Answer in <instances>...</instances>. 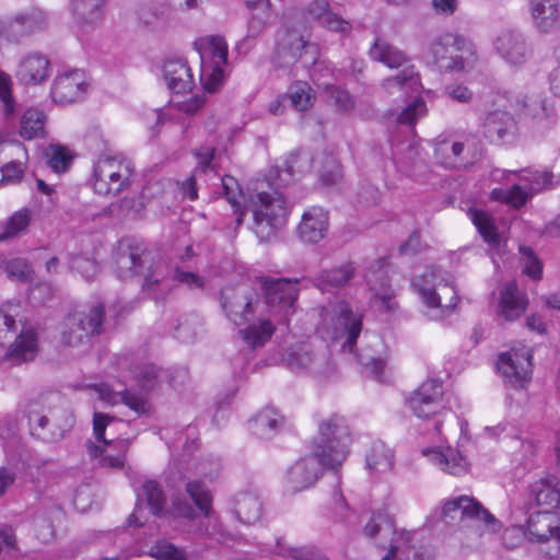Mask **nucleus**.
<instances>
[{
    "label": "nucleus",
    "instance_id": "obj_11",
    "mask_svg": "<svg viewBox=\"0 0 560 560\" xmlns=\"http://www.w3.org/2000/svg\"><path fill=\"white\" fill-rule=\"evenodd\" d=\"M27 418L33 434L43 436L47 441L62 439L65 432L74 423L73 416L63 406L49 408L48 413L30 410Z\"/></svg>",
    "mask_w": 560,
    "mask_h": 560
},
{
    "label": "nucleus",
    "instance_id": "obj_1",
    "mask_svg": "<svg viewBox=\"0 0 560 560\" xmlns=\"http://www.w3.org/2000/svg\"><path fill=\"white\" fill-rule=\"evenodd\" d=\"M219 303L225 317L236 326L257 319L240 330L243 340L253 349L264 346L273 335L272 319L262 317L260 294L249 284L228 285L219 294Z\"/></svg>",
    "mask_w": 560,
    "mask_h": 560
},
{
    "label": "nucleus",
    "instance_id": "obj_35",
    "mask_svg": "<svg viewBox=\"0 0 560 560\" xmlns=\"http://www.w3.org/2000/svg\"><path fill=\"white\" fill-rule=\"evenodd\" d=\"M283 425V417L273 408H264L250 421L249 428L256 436L270 439L276 435Z\"/></svg>",
    "mask_w": 560,
    "mask_h": 560
},
{
    "label": "nucleus",
    "instance_id": "obj_62",
    "mask_svg": "<svg viewBox=\"0 0 560 560\" xmlns=\"http://www.w3.org/2000/svg\"><path fill=\"white\" fill-rule=\"evenodd\" d=\"M168 7L180 10H191L197 8V0H164L163 2H159L158 5L150 7L149 13L155 20H164Z\"/></svg>",
    "mask_w": 560,
    "mask_h": 560
},
{
    "label": "nucleus",
    "instance_id": "obj_64",
    "mask_svg": "<svg viewBox=\"0 0 560 560\" xmlns=\"http://www.w3.org/2000/svg\"><path fill=\"white\" fill-rule=\"evenodd\" d=\"M520 253L524 261V272L533 279H540L542 273V265L534 250L528 246H521Z\"/></svg>",
    "mask_w": 560,
    "mask_h": 560
},
{
    "label": "nucleus",
    "instance_id": "obj_31",
    "mask_svg": "<svg viewBox=\"0 0 560 560\" xmlns=\"http://www.w3.org/2000/svg\"><path fill=\"white\" fill-rule=\"evenodd\" d=\"M354 271L355 268L351 262L325 269L317 273L314 284L322 292H332L346 285L353 278Z\"/></svg>",
    "mask_w": 560,
    "mask_h": 560
},
{
    "label": "nucleus",
    "instance_id": "obj_16",
    "mask_svg": "<svg viewBox=\"0 0 560 560\" xmlns=\"http://www.w3.org/2000/svg\"><path fill=\"white\" fill-rule=\"evenodd\" d=\"M467 517L485 522L492 530L497 529L498 521L478 501L467 495H460L445 502L442 516L444 520L454 521L456 516Z\"/></svg>",
    "mask_w": 560,
    "mask_h": 560
},
{
    "label": "nucleus",
    "instance_id": "obj_57",
    "mask_svg": "<svg viewBox=\"0 0 560 560\" xmlns=\"http://www.w3.org/2000/svg\"><path fill=\"white\" fill-rule=\"evenodd\" d=\"M388 259L386 257H382L373 264L366 273V281L371 285L372 290L377 291V285L380 284L381 289L385 291V288L388 287V276H387V267Z\"/></svg>",
    "mask_w": 560,
    "mask_h": 560
},
{
    "label": "nucleus",
    "instance_id": "obj_58",
    "mask_svg": "<svg viewBox=\"0 0 560 560\" xmlns=\"http://www.w3.org/2000/svg\"><path fill=\"white\" fill-rule=\"evenodd\" d=\"M148 556L156 560H185V551L165 540L153 545L148 551Z\"/></svg>",
    "mask_w": 560,
    "mask_h": 560
},
{
    "label": "nucleus",
    "instance_id": "obj_50",
    "mask_svg": "<svg viewBox=\"0 0 560 560\" xmlns=\"http://www.w3.org/2000/svg\"><path fill=\"white\" fill-rule=\"evenodd\" d=\"M142 491L150 512L155 516H165L167 513L166 498L160 485L154 480H149L142 485Z\"/></svg>",
    "mask_w": 560,
    "mask_h": 560
},
{
    "label": "nucleus",
    "instance_id": "obj_23",
    "mask_svg": "<svg viewBox=\"0 0 560 560\" xmlns=\"http://www.w3.org/2000/svg\"><path fill=\"white\" fill-rule=\"evenodd\" d=\"M162 71L166 86L172 93L185 94L192 91L195 81L186 60L182 58L167 59Z\"/></svg>",
    "mask_w": 560,
    "mask_h": 560
},
{
    "label": "nucleus",
    "instance_id": "obj_40",
    "mask_svg": "<svg viewBox=\"0 0 560 560\" xmlns=\"http://www.w3.org/2000/svg\"><path fill=\"white\" fill-rule=\"evenodd\" d=\"M487 431L493 432L494 435L505 433L504 439H510L513 444L511 447L520 446L521 457L516 458V460H521L524 465L534 457L536 453L534 441L517 433L516 429L509 427L508 424H499L495 428H487Z\"/></svg>",
    "mask_w": 560,
    "mask_h": 560
},
{
    "label": "nucleus",
    "instance_id": "obj_43",
    "mask_svg": "<svg viewBox=\"0 0 560 560\" xmlns=\"http://www.w3.org/2000/svg\"><path fill=\"white\" fill-rule=\"evenodd\" d=\"M370 56L373 60L383 62L389 68H399L407 58L405 54L382 38H376L370 49Z\"/></svg>",
    "mask_w": 560,
    "mask_h": 560
},
{
    "label": "nucleus",
    "instance_id": "obj_59",
    "mask_svg": "<svg viewBox=\"0 0 560 560\" xmlns=\"http://www.w3.org/2000/svg\"><path fill=\"white\" fill-rule=\"evenodd\" d=\"M319 178L327 186L336 184L341 178V165L334 155L327 154L323 158Z\"/></svg>",
    "mask_w": 560,
    "mask_h": 560
},
{
    "label": "nucleus",
    "instance_id": "obj_22",
    "mask_svg": "<svg viewBox=\"0 0 560 560\" xmlns=\"http://www.w3.org/2000/svg\"><path fill=\"white\" fill-rule=\"evenodd\" d=\"M495 48L506 62L514 66L524 63L530 54L526 38L514 30L502 31L497 37Z\"/></svg>",
    "mask_w": 560,
    "mask_h": 560
},
{
    "label": "nucleus",
    "instance_id": "obj_27",
    "mask_svg": "<svg viewBox=\"0 0 560 560\" xmlns=\"http://www.w3.org/2000/svg\"><path fill=\"white\" fill-rule=\"evenodd\" d=\"M520 112L526 118L544 124L550 128L557 122V113L553 104L541 95H526L518 101Z\"/></svg>",
    "mask_w": 560,
    "mask_h": 560
},
{
    "label": "nucleus",
    "instance_id": "obj_12",
    "mask_svg": "<svg viewBox=\"0 0 560 560\" xmlns=\"http://www.w3.org/2000/svg\"><path fill=\"white\" fill-rule=\"evenodd\" d=\"M443 394V383L436 378H428L407 399V404L415 416L427 419L442 408Z\"/></svg>",
    "mask_w": 560,
    "mask_h": 560
},
{
    "label": "nucleus",
    "instance_id": "obj_24",
    "mask_svg": "<svg viewBox=\"0 0 560 560\" xmlns=\"http://www.w3.org/2000/svg\"><path fill=\"white\" fill-rule=\"evenodd\" d=\"M304 39V36L293 28H287L280 33L273 57L275 65L287 68L298 62Z\"/></svg>",
    "mask_w": 560,
    "mask_h": 560
},
{
    "label": "nucleus",
    "instance_id": "obj_53",
    "mask_svg": "<svg viewBox=\"0 0 560 560\" xmlns=\"http://www.w3.org/2000/svg\"><path fill=\"white\" fill-rule=\"evenodd\" d=\"M530 197L526 186L518 184H514L508 189H494L492 191V198L494 200L502 201L514 208L523 207Z\"/></svg>",
    "mask_w": 560,
    "mask_h": 560
},
{
    "label": "nucleus",
    "instance_id": "obj_45",
    "mask_svg": "<svg viewBox=\"0 0 560 560\" xmlns=\"http://www.w3.org/2000/svg\"><path fill=\"white\" fill-rule=\"evenodd\" d=\"M46 115L36 108H28L21 118L20 135L24 139L43 137L45 133Z\"/></svg>",
    "mask_w": 560,
    "mask_h": 560
},
{
    "label": "nucleus",
    "instance_id": "obj_9",
    "mask_svg": "<svg viewBox=\"0 0 560 560\" xmlns=\"http://www.w3.org/2000/svg\"><path fill=\"white\" fill-rule=\"evenodd\" d=\"M364 535L370 538H375L378 534L385 537H390L388 553L382 560H409V555L412 553L413 560H417L418 555L410 546L401 547L400 540L407 544L410 539V534L407 532L397 533L394 521L386 513H374L369 523L363 528Z\"/></svg>",
    "mask_w": 560,
    "mask_h": 560
},
{
    "label": "nucleus",
    "instance_id": "obj_30",
    "mask_svg": "<svg viewBox=\"0 0 560 560\" xmlns=\"http://www.w3.org/2000/svg\"><path fill=\"white\" fill-rule=\"evenodd\" d=\"M527 301L515 282H508L500 292V315L506 320L517 319L526 310Z\"/></svg>",
    "mask_w": 560,
    "mask_h": 560
},
{
    "label": "nucleus",
    "instance_id": "obj_4",
    "mask_svg": "<svg viewBox=\"0 0 560 560\" xmlns=\"http://www.w3.org/2000/svg\"><path fill=\"white\" fill-rule=\"evenodd\" d=\"M254 225L253 231L260 242H267L276 236L285 224L288 209L284 197L276 192H258L252 199Z\"/></svg>",
    "mask_w": 560,
    "mask_h": 560
},
{
    "label": "nucleus",
    "instance_id": "obj_13",
    "mask_svg": "<svg viewBox=\"0 0 560 560\" xmlns=\"http://www.w3.org/2000/svg\"><path fill=\"white\" fill-rule=\"evenodd\" d=\"M497 368L506 382L514 387H522L532 373V351L522 348L501 353Z\"/></svg>",
    "mask_w": 560,
    "mask_h": 560
},
{
    "label": "nucleus",
    "instance_id": "obj_2",
    "mask_svg": "<svg viewBox=\"0 0 560 560\" xmlns=\"http://www.w3.org/2000/svg\"><path fill=\"white\" fill-rule=\"evenodd\" d=\"M350 443L351 435L346 419L334 415L319 423L312 450L322 458L326 468L335 469L346 459Z\"/></svg>",
    "mask_w": 560,
    "mask_h": 560
},
{
    "label": "nucleus",
    "instance_id": "obj_33",
    "mask_svg": "<svg viewBox=\"0 0 560 560\" xmlns=\"http://www.w3.org/2000/svg\"><path fill=\"white\" fill-rule=\"evenodd\" d=\"M233 504V513L240 522L252 525L260 520L262 504L256 493L240 492L235 495Z\"/></svg>",
    "mask_w": 560,
    "mask_h": 560
},
{
    "label": "nucleus",
    "instance_id": "obj_32",
    "mask_svg": "<svg viewBox=\"0 0 560 560\" xmlns=\"http://www.w3.org/2000/svg\"><path fill=\"white\" fill-rule=\"evenodd\" d=\"M534 24L544 33L556 26L559 20V0H529Z\"/></svg>",
    "mask_w": 560,
    "mask_h": 560
},
{
    "label": "nucleus",
    "instance_id": "obj_48",
    "mask_svg": "<svg viewBox=\"0 0 560 560\" xmlns=\"http://www.w3.org/2000/svg\"><path fill=\"white\" fill-rule=\"evenodd\" d=\"M314 95L312 89L306 82H296L291 85L289 92L283 95V101L300 112H304L313 104Z\"/></svg>",
    "mask_w": 560,
    "mask_h": 560
},
{
    "label": "nucleus",
    "instance_id": "obj_36",
    "mask_svg": "<svg viewBox=\"0 0 560 560\" xmlns=\"http://www.w3.org/2000/svg\"><path fill=\"white\" fill-rule=\"evenodd\" d=\"M106 0H72L71 11L82 26H96L104 16Z\"/></svg>",
    "mask_w": 560,
    "mask_h": 560
},
{
    "label": "nucleus",
    "instance_id": "obj_52",
    "mask_svg": "<svg viewBox=\"0 0 560 560\" xmlns=\"http://www.w3.org/2000/svg\"><path fill=\"white\" fill-rule=\"evenodd\" d=\"M312 156L308 152L298 151L291 153L283 163V167H279V177L282 180L281 173L284 172L290 177L310 172L312 167Z\"/></svg>",
    "mask_w": 560,
    "mask_h": 560
},
{
    "label": "nucleus",
    "instance_id": "obj_20",
    "mask_svg": "<svg viewBox=\"0 0 560 560\" xmlns=\"http://www.w3.org/2000/svg\"><path fill=\"white\" fill-rule=\"evenodd\" d=\"M50 72L51 65L48 57L39 51H32L20 60L16 78L24 85H37L45 82Z\"/></svg>",
    "mask_w": 560,
    "mask_h": 560
},
{
    "label": "nucleus",
    "instance_id": "obj_61",
    "mask_svg": "<svg viewBox=\"0 0 560 560\" xmlns=\"http://www.w3.org/2000/svg\"><path fill=\"white\" fill-rule=\"evenodd\" d=\"M171 292L168 282L160 281L158 278L145 277L142 282V294L145 298L155 301L156 303L164 301L166 295Z\"/></svg>",
    "mask_w": 560,
    "mask_h": 560
},
{
    "label": "nucleus",
    "instance_id": "obj_26",
    "mask_svg": "<svg viewBox=\"0 0 560 560\" xmlns=\"http://www.w3.org/2000/svg\"><path fill=\"white\" fill-rule=\"evenodd\" d=\"M328 231V214L320 207H312L302 215L299 235L306 243H318Z\"/></svg>",
    "mask_w": 560,
    "mask_h": 560
},
{
    "label": "nucleus",
    "instance_id": "obj_14",
    "mask_svg": "<svg viewBox=\"0 0 560 560\" xmlns=\"http://www.w3.org/2000/svg\"><path fill=\"white\" fill-rule=\"evenodd\" d=\"M480 127L483 137L494 144L511 142L517 131L514 116L502 109L487 112L481 118Z\"/></svg>",
    "mask_w": 560,
    "mask_h": 560
},
{
    "label": "nucleus",
    "instance_id": "obj_5",
    "mask_svg": "<svg viewBox=\"0 0 560 560\" xmlns=\"http://www.w3.org/2000/svg\"><path fill=\"white\" fill-rule=\"evenodd\" d=\"M298 280L292 281L283 278L259 277L256 280L260 294L262 316L270 313V316L282 315L284 318L290 314L298 299ZM271 319V317H269Z\"/></svg>",
    "mask_w": 560,
    "mask_h": 560
},
{
    "label": "nucleus",
    "instance_id": "obj_3",
    "mask_svg": "<svg viewBox=\"0 0 560 560\" xmlns=\"http://www.w3.org/2000/svg\"><path fill=\"white\" fill-rule=\"evenodd\" d=\"M429 56L442 72L471 70L477 56L466 39L454 33H443L434 37L428 48Z\"/></svg>",
    "mask_w": 560,
    "mask_h": 560
},
{
    "label": "nucleus",
    "instance_id": "obj_21",
    "mask_svg": "<svg viewBox=\"0 0 560 560\" xmlns=\"http://www.w3.org/2000/svg\"><path fill=\"white\" fill-rule=\"evenodd\" d=\"M85 73L74 69L59 74L51 86V97L57 103H72L85 92Z\"/></svg>",
    "mask_w": 560,
    "mask_h": 560
},
{
    "label": "nucleus",
    "instance_id": "obj_38",
    "mask_svg": "<svg viewBox=\"0 0 560 560\" xmlns=\"http://www.w3.org/2000/svg\"><path fill=\"white\" fill-rule=\"evenodd\" d=\"M382 88L389 94L395 93L396 90L402 91L405 94H411L419 92L422 85L419 73L413 66H410L396 75L384 79Z\"/></svg>",
    "mask_w": 560,
    "mask_h": 560
},
{
    "label": "nucleus",
    "instance_id": "obj_17",
    "mask_svg": "<svg viewBox=\"0 0 560 560\" xmlns=\"http://www.w3.org/2000/svg\"><path fill=\"white\" fill-rule=\"evenodd\" d=\"M113 259L120 280L136 278L140 266V242L136 237L121 238L114 249Z\"/></svg>",
    "mask_w": 560,
    "mask_h": 560
},
{
    "label": "nucleus",
    "instance_id": "obj_19",
    "mask_svg": "<svg viewBox=\"0 0 560 560\" xmlns=\"http://www.w3.org/2000/svg\"><path fill=\"white\" fill-rule=\"evenodd\" d=\"M322 467L326 466L313 450L311 455L300 458L288 470V482L291 490L298 492L313 486L320 476Z\"/></svg>",
    "mask_w": 560,
    "mask_h": 560
},
{
    "label": "nucleus",
    "instance_id": "obj_34",
    "mask_svg": "<svg viewBox=\"0 0 560 560\" xmlns=\"http://www.w3.org/2000/svg\"><path fill=\"white\" fill-rule=\"evenodd\" d=\"M37 353L36 336L33 331H21L15 336L13 345L10 347L4 359L13 365L34 360Z\"/></svg>",
    "mask_w": 560,
    "mask_h": 560
},
{
    "label": "nucleus",
    "instance_id": "obj_51",
    "mask_svg": "<svg viewBox=\"0 0 560 560\" xmlns=\"http://www.w3.org/2000/svg\"><path fill=\"white\" fill-rule=\"evenodd\" d=\"M209 56L211 58L210 65H222L228 63V45L222 36L213 35L206 39L205 48L200 51L201 65L206 63L205 58Z\"/></svg>",
    "mask_w": 560,
    "mask_h": 560
},
{
    "label": "nucleus",
    "instance_id": "obj_25",
    "mask_svg": "<svg viewBox=\"0 0 560 560\" xmlns=\"http://www.w3.org/2000/svg\"><path fill=\"white\" fill-rule=\"evenodd\" d=\"M529 498L534 499L540 512L555 513L560 506V489L555 476L540 478L529 486Z\"/></svg>",
    "mask_w": 560,
    "mask_h": 560
},
{
    "label": "nucleus",
    "instance_id": "obj_47",
    "mask_svg": "<svg viewBox=\"0 0 560 560\" xmlns=\"http://www.w3.org/2000/svg\"><path fill=\"white\" fill-rule=\"evenodd\" d=\"M464 143L442 140L435 144V159L445 167L455 168L459 165Z\"/></svg>",
    "mask_w": 560,
    "mask_h": 560
},
{
    "label": "nucleus",
    "instance_id": "obj_56",
    "mask_svg": "<svg viewBox=\"0 0 560 560\" xmlns=\"http://www.w3.org/2000/svg\"><path fill=\"white\" fill-rule=\"evenodd\" d=\"M223 79L224 71L222 65H201L200 81L207 92H215L221 86Z\"/></svg>",
    "mask_w": 560,
    "mask_h": 560
},
{
    "label": "nucleus",
    "instance_id": "obj_28",
    "mask_svg": "<svg viewBox=\"0 0 560 560\" xmlns=\"http://www.w3.org/2000/svg\"><path fill=\"white\" fill-rule=\"evenodd\" d=\"M129 163L118 160L117 158L102 154L94 163L93 173H92V186L96 194L98 195H108V187L106 186V180L103 179L105 176L115 175L118 171H124L128 168Z\"/></svg>",
    "mask_w": 560,
    "mask_h": 560
},
{
    "label": "nucleus",
    "instance_id": "obj_8",
    "mask_svg": "<svg viewBox=\"0 0 560 560\" xmlns=\"http://www.w3.org/2000/svg\"><path fill=\"white\" fill-rule=\"evenodd\" d=\"M526 537L540 546L549 559L560 557V521L556 513L532 512L526 523Z\"/></svg>",
    "mask_w": 560,
    "mask_h": 560
},
{
    "label": "nucleus",
    "instance_id": "obj_44",
    "mask_svg": "<svg viewBox=\"0 0 560 560\" xmlns=\"http://www.w3.org/2000/svg\"><path fill=\"white\" fill-rule=\"evenodd\" d=\"M520 180L526 183L530 196L553 186V174L550 171L525 168L517 173Z\"/></svg>",
    "mask_w": 560,
    "mask_h": 560
},
{
    "label": "nucleus",
    "instance_id": "obj_15",
    "mask_svg": "<svg viewBox=\"0 0 560 560\" xmlns=\"http://www.w3.org/2000/svg\"><path fill=\"white\" fill-rule=\"evenodd\" d=\"M331 320H334V336L336 338L346 337L342 348L353 352L357 339L362 330L361 316L355 315L347 302L340 301L331 311Z\"/></svg>",
    "mask_w": 560,
    "mask_h": 560
},
{
    "label": "nucleus",
    "instance_id": "obj_37",
    "mask_svg": "<svg viewBox=\"0 0 560 560\" xmlns=\"http://www.w3.org/2000/svg\"><path fill=\"white\" fill-rule=\"evenodd\" d=\"M440 269L438 267H429L425 272L419 277L413 278L412 287L421 295L423 302L428 307H442L441 299L436 294V287H441L438 283V273Z\"/></svg>",
    "mask_w": 560,
    "mask_h": 560
},
{
    "label": "nucleus",
    "instance_id": "obj_46",
    "mask_svg": "<svg viewBox=\"0 0 560 560\" xmlns=\"http://www.w3.org/2000/svg\"><path fill=\"white\" fill-rule=\"evenodd\" d=\"M201 327L202 319L198 314L184 315L174 327L173 336L182 343H192L196 341Z\"/></svg>",
    "mask_w": 560,
    "mask_h": 560
},
{
    "label": "nucleus",
    "instance_id": "obj_49",
    "mask_svg": "<svg viewBox=\"0 0 560 560\" xmlns=\"http://www.w3.org/2000/svg\"><path fill=\"white\" fill-rule=\"evenodd\" d=\"M186 493L199 513L208 517L211 512L212 498L207 486L199 480L188 481L186 483Z\"/></svg>",
    "mask_w": 560,
    "mask_h": 560
},
{
    "label": "nucleus",
    "instance_id": "obj_60",
    "mask_svg": "<svg viewBox=\"0 0 560 560\" xmlns=\"http://www.w3.org/2000/svg\"><path fill=\"white\" fill-rule=\"evenodd\" d=\"M30 224V213L27 210L15 212L7 222L4 231L0 233V242L16 236Z\"/></svg>",
    "mask_w": 560,
    "mask_h": 560
},
{
    "label": "nucleus",
    "instance_id": "obj_54",
    "mask_svg": "<svg viewBox=\"0 0 560 560\" xmlns=\"http://www.w3.org/2000/svg\"><path fill=\"white\" fill-rule=\"evenodd\" d=\"M44 155L49 167L56 173L66 172L72 162L68 150L60 144L49 145L44 151Z\"/></svg>",
    "mask_w": 560,
    "mask_h": 560
},
{
    "label": "nucleus",
    "instance_id": "obj_6",
    "mask_svg": "<svg viewBox=\"0 0 560 560\" xmlns=\"http://www.w3.org/2000/svg\"><path fill=\"white\" fill-rule=\"evenodd\" d=\"M106 305L96 301L86 312H74L66 318V329L62 331V342L70 347L84 343L91 337L104 331Z\"/></svg>",
    "mask_w": 560,
    "mask_h": 560
},
{
    "label": "nucleus",
    "instance_id": "obj_7",
    "mask_svg": "<svg viewBox=\"0 0 560 560\" xmlns=\"http://www.w3.org/2000/svg\"><path fill=\"white\" fill-rule=\"evenodd\" d=\"M49 15L40 7H30L11 16L0 18V39L19 44L23 38L45 32Z\"/></svg>",
    "mask_w": 560,
    "mask_h": 560
},
{
    "label": "nucleus",
    "instance_id": "obj_39",
    "mask_svg": "<svg viewBox=\"0 0 560 560\" xmlns=\"http://www.w3.org/2000/svg\"><path fill=\"white\" fill-rule=\"evenodd\" d=\"M307 12L323 26L330 31L347 33L351 28L349 22L341 19L338 14L331 12L328 2L325 0H315L310 3Z\"/></svg>",
    "mask_w": 560,
    "mask_h": 560
},
{
    "label": "nucleus",
    "instance_id": "obj_41",
    "mask_svg": "<svg viewBox=\"0 0 560 560\" xmlns=\"http://www.w3.org/2000/svg\"><path fill=\"white\" fill-rule=\"evenodd\" d=\"M366 468L372 474H384L394 466L393 452L381 441L374 442L365 457Z\"/></svg>",
    "mask_w": 560,
    "mask_h": 560
},
{
    "label": "nucleus",
    "instance_id": "obj_55",
    "mask_svg": "<svg viewBox=\"0 0 560 560\" xmlns=\"http://www.w3.org/2000/svg\"><path fill=\"white\" fill-rule=\"evenodd\" d=\"M9 279L27 282L32 280L34 270L32 266L24 258H13L8 261L4 260L3 267Z\"/></svg>",
    "mask_w": 560,
    "mask_h": 560
},
{
    "label": "nucleus",
    "instance_id": "obj_18",
    "mask_svg": "<svg viewBox=\"0 0 560 560\" xmlns=\"http://www.w3.org/2000/svg\"><path fill=\"white\" fill-rule=\"evenodd\" d=\"M189 375L186 369H179L168 377V373L152 362H142V397L155 393L164 380H168L170 385L178 390L188 381ZM147 412L144 401L142 400V415Z\"/></svg>",
    "mask_w": 560,
    "mask_h": 560
},
{
    "label": "nucleus",
    "instance_id": "obj_63",
    "mask_svg": "<svg viewBox=\"0 0 560 560\" xmlns=\"http://www.w3.org/2000/svg\"><path fill=\"white\" fill-rule=\"evenodd\" d=\"M284 557L293 560H328L326 556L314 546L288 547L281 550Z\"/></svg>",
    "mask_w": 560,
    "mask_h": 560
},
{
    "label": "nucleus",
    "instance_id": "obj_29",
    "mask_svg": "<svg viewBox=\"0 0 560 560\" xmlns=\"http://www.w3.org/2000/svg\"><path fill=\"white\" fill-rule=\"evenodd\" d=\"M422 454L448 474L457 476L467 471V459L452 447H446L444 451L427 448Z\"/></svg>",
    "mask_w": 560,
    "mask_h": 560
},
{
    "label": "nucleus",
    "instance_id": "obj_42",
    "mask_svg": "<svg viewBox=\"0 0 560 560\" xmlns=\"http://www.w3.org/2000/svg\"><path fill=\"white\" fill-rule=\"evenodd\" d=\"M93 388L97 393L98 398L109 405L121 402L136 412L140 411V398L133 392L128 389L114 390L107 384H97Z\"/></svg>",
    "mask_w": 560,
    "mask_h": 560
},
{
    "label": "nucleus",
    "instance_id": "obj_10",
    "mask_svg": "<svg viewBox=\"0 0 560 560\" xmlns=\"http://www.w3.org/2000/svg\"><path fill=\"white\" fill-rule=\"evenodd\" d=\"M282 361L292 371H307L324 374L330 369V353L326 347L315 348L310 342H302L287 349Z\"/></svg>",
    "mask_w": 560,
    "mask_h": 560
}]
</instances>
